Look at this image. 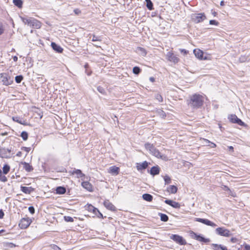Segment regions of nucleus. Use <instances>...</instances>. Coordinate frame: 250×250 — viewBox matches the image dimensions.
<instances>
[{
  "mask_svg": "<svg viewBox=\"0 0 250 250\" xmlns=\"http://www.w3.org/2000/svg\"><path fill=\"white\" fill-rule=\"evenodd\" d=\"M204 97L199 94H194L189 96L187 100L189 106L193 109L200 108L203 104Z\"/></svg>",
  "mask_w": 250,
  "mask_h": 250,
  "instance_id": "obj_1",
  "label": "nucleus"
},
{
  "mask_svg": "<svg viewBox=\"0 0 250 250\" xmlns=\"http://www.w3.org/2000/svg\"><path fill=\"white\" fill-rule=\"evenodd\" d=\"M22 21L33 28L39 29L41 27V22L31 17H20Z\"/></svg>",
  "mask_w": 250,
  "mask_h": 250,
  "instance_id": "obj_2",
  "label": "nucleus"
},
{
  "mask_svg": "<svg viewBox=\"0 0 250 250\" xmlns=\"http://www.w3.org/2000/svg\"><path fill=\"white\" fill-rule=\"evenodd\" d=\"M145 147L147 150L149 151L150 154L157 157V158H161L163 159L164 158H165V156L162 155L160 152L159 150L157 149L153 144L146 143L145 144Z\"/></svg>",
  "mask_w": 250,
  "mask_h": 250,
  "instance_id": "obj_3",
  "label": "nucleus"
},
{
  "mask_svg": "<svg viewBox=\"0 0 250 250\" xmlns=\"http://www.w3.org/2000/svg\"><path fill=\"white\" fill-rule=\"evenodd\" d=\"M13 154L11 148H5L0 146V157L2 158H10Z\"/></svg>",
  "mask_w": 250,
  "mask_h": 250,
  "instance_id": "obj_4",
  "label": "nucleus"
},
{
  "mask_svg": "<svg viewBox=\"0 0 250 250\" xmlns=\"http://www.w3.org/2000/svg\"><path fill=\"white\" fill-rule=\"evenodd\" d=\"M215 232L218 235L225 237H229L231 235L230 231L224 227H219L216 229Z\"/></svg>",
  "mask_w": 250,
  "mask_h": 250,
  "instance_id": "obj_5",
  "label": "nucleus"
},
{
  "mask_svg": "<svg viewBox=\"0 0 250 250\" xmlns=\"http://www.w3.org/2000/svg\"><path fill=\"white\" fill-rule=\"evenodd\" d=\"M32 222V220L29 218H22L19 224V227L21 229H26Z\"/></svg>",
  "mask_w": 250,
  "mask_h": 250,
  "instance_id": "obj_6",
  "label": "nucleus"
},
{
  "mask_svg": "<svg viewBox=\"0 0 250 250\" xmlns=\"http://www.w3.org/2000/svg\"><path fill=\"white\" fill-rule=\"evenodd\" d=\"M170 238L181 245H184L187 244L186 240L183 238V237L177 234H172L170 236Z\"/></svg>",
  "mask_w": 250,
  "mask_h": 250,
  "instance_id": "obj_7",
  "label": "nucleus"
},
{
  "mask_svg": "<svg viewBox=\"0 0 250 250\" xmlns=\"http://www.w3.org/2000/svg\"><path fill=\"white\" fill-rule=\"evenodd\" d=\"M0 82L3 84L7 85L10 84L12 81L7 74L3 73L0 74Z\"/></svg>",
  "mask_w": 250,
  "mask_h": 250,
  "instance_id": "obj_8",
  "label": "nucleus"
},
{
  "mask_svg": "<svg viewBox=\"0 0 250 250\" xmlns=\"http://www.w3.org/2000/svg\"><path fill=\"white\" fill-rule=\"evenodd\" d=\"M195 220L197 222L202 223L204 224L207 226H211L212 227H215L216 226H217L216 224H215L213 222L210 221V220H209L207 219L196 218L195 219Z\"/></svg>",
  "mask_w": 250,
  "mask_h": 250,
  "instance_id": "obj_9",
  "label": "nucleus"
},
{
  "mask_svg": "<svg viewBox=\"0 0 250 250\" xmlns=\"http://www.w3.org/2000/svg\"><path fill=\"white\" fill-rule=\"evenodd\" d=\"M192 237L193 238L196 239V240H198L200 242H202L205 243H207L210 241L209 239L208 238H205L202 236L200 235H198L196 233L194 232H192Z\"/></svg>",
  "mask_w": 250,
  "mask_h": 250,
  "instance_id": "obj_10",
  "label": "nucleus"
},
{
  "mask_svg": "<svg viewBox=\"0 0 250 250\" xmlns=\"http://www.w3.org/2000/svg\"><path fill=\"white\" fill-rule=\"evenodd\" d=\"M167 57L169 61L173 62L174 63H176L179 61V59L176 55L169 52L167 54Z\"/></svg>",
  "mask_w": 250,
  "mask_h": 250,
  "instance_id": "obj_11",
  "label": "nucleus"
},
{
  "mask_svg": "<svg viewBox=\"0 0 250 250\" xmlns=\"http://www.w3.org/2000/svg\"><path fill=\"white\" fill-rule=\"evenodd\" d=\"M104 206L108 210L115 211L116 207L109 200H106L104 202Z\"/></svg>",
  "mask_w": 250,
  "mask_h": 250,
  "instance_id": "obj_12",
  "label": "nucleus"
},
{
  "mask_svg": "<svg viewBox=\"0 0 250 250\" xmlns=\"http://www.w3.org/2000/svg\"><path fill=\"white\" fill-rule=\"evenodd\" d=\"M148 163L146 161L143 163H137V169L138 170H142L146 169L148 167Z\"/></svg>",
  "mask_w": 250,
  "mask_h": 250,
  "instance_id": "obj_13",
  "label": "nucleus"
},
{
  "mask_svg": "<svg viewBox=\"0 0 250 250\" xmlns=\"http://www.w3.org/2000/svg\"><path fill=\"white\" fill-rule=\"evenodd\" d=\"M51 46L53 49L58 53H61L63 51L62 48L61 47V46L59 45L56 44L55 42H51Z\"/></svg>",
  "mask_w": 250,
  "mask_h": 250,
  "instance_id": "obj_14",
  "label": "nucleus"
},
{
  "mask_svg": "<svg viewBox=\"0 0 250 250\" xmlns=\"http://www.w3.org/2000/svg\"><path fill=\"white\" fill-rule=\"evenodd\" d=\"M211 248L213 250H228L227 248L222 245H218L216 244H212L211 245Z\"/></svg>",
  "mask_w": 250,
  "mask_h": 250,
  "instance_id": "obj_15",
  "label": "nucleus"
},
{
  "mask_svg": "<svg viewBox=\"0 0 250 250\" xmlns=\"http://www.w3.org/2000/svg\"><path fill=\"white\" fill-rule=\"evenodd\" d=\"M119 170V167L114 166L110 167L108 172L113 175H117L118 174Z\"/></svg>",
  "mask_w": 250,
  "mask_h": 250,
  "instance_id": "obj_16",
  "label": "nucleus"
},
{
  "mask_svg": "<svg viewBox=\"0 0 250 250\" xmlns=\"http://www.w3.org/2000/svg\"><path fill=\"white\" fill-rule=\"evenodd\" d=\"M85 208L88 211H92L95 215H97V212H99V210L97 208L90 204H87L85 206Z\"/></svg>",
  "mask_w": 250,
  "mask_h": 250,
  "instance_id": "obj_17",
  "label": "nucleus"
},
{
  "mask_svg": "<svg viewBox=\"0 0 250 250\" xmlns=\"http://www.w3.org/2000/svg\"><path fill=\"white\" fill-rule=\"evenodd\" d=\"M159 172L160 167L158 166L152 167L150 170V173L153 176L159 174Z\"/></svg>",
  "mask_w": 250,
  "mask_h": 250,
  "instance_id": "obj_18",
  "label": "nucleus"
},
{
  "mask_svg": "<svg viewBox=\"0 0 250 250\" xmlns=\"http://www.w3.org/2000/svg\"><path fill=\"white\" fill-rule=\"evenodd\" d=\"M82 186L83 187L89 191H92V185L87 181H84L82 183Z\"/></svg>",
  "mask_w": 250,
  "mask_h": 250,
  "instance_id": "obj_19",
  "label": "nucleus"
},
{
  "mask_svg": "<svg viewBox=\"0 0 250 250\" xmlns=\"http://www.w3.org/2000/svg\"><path fill=\"white\" fill-rule=\"evenodd\" d=\"M194 53L196 57L198 59L202 60H206V58H203V52L200 49L194 50Z\"/></svg>",
  "mask_w": 250,
  "mask_h": 250,
  "instance_id": "obj_20",
  "label": "nucleus"
},
{
  "mask_svg": "<svg viewBox=\"0 0 250 250\" xmlns=\"http://www.w3.org/2000/svg\"><path fill=\"white\" fill-rule=\"evenodd\" d=\"M21 190L26 194H30L31 192L34 191V188L32 187H21Z\"/></svg>",
  "mask_w": 250,
  "mask_h": 250,
  "instance_id": "obj_21",
  "label": "nucleus"
},
{
  "mask_svg": "<svg viewBox=\"0 0 250 250\" xmlns=\"http://www.w3.org/2000/svg\"><path fill=\"white\" fill-rule=\"evenodd\" d=\"M71 173L73 175L76 174L78 178H82L84 176V174L82 173V171L80 169H74Z\"/></svg>",
  "mask_w": 250,
  "mask_h": 250,
  "instance_id": "obj_22",
  "label": "nucleus"
},
{
  "mask_svg": "<svg viewBox=\"0 0 250 250\" xmlns=\"http://www.w3.org/2000/svg\"><path fill=\"white\" fill-rule=\"evenodd\" d=\"M143 199L146 201L151 202L153 200V196L148 193H145L142 195Z\"/></svg>",
  "mask_w": 250,
  "mask_h": 250,
  "instance_id": "obj_23",
  "label": "nucleus"
},
{
  "mask_svg": "<svg viewBox=\"0 0 250 250\" xmlns=\"http://www.w3.org/2000/svg\"><path fill=\"white\" fill-rule=\"evenodd\" d=\"M56 192L58 194H63L66 192V188L63 187H58L56 188Z\"/></svg>",
  "mask_w": 250,
  "mask_h": 250,
  "instance_id": "obj_24",
  "label": "nucleus"
},
{
  "mask_svg": "<svg viewBox=\"0 0 250 250\" xmlns=\"http://www.w3.org/2000/svg\"><path fill=\"white\" fill-rule=\"evenodd\" d=\"M136 52L143 56H145L146 55V50L142 47H138L136 49Z\"/></svg>",
  "mask_w": 250,
  "mask_h": 250,
  "instance_id": "obj_25",
  "label": "nucleus"
},
{
  "mask_svg": "<svg viewBox=\"0 0 250 250\" xmlns=\"http://www.w3.org/2000/svg\"><path fill=\"white\" fill-rule=\"evenodd\" d=\"M21 164L23 165L24 168L27 172H30L33 169L31 165H30L29 164H28L26 162L22 163Z\"/></svg>",
  "mask_w": 250,
  "mask_h": 250,
  "instance_id": "obj_26",
  "label": "nucleus"
},
{
  "mask_svg": "<svg viewBox=\"0 0 250 250\" xmlns=\"http://www.w3.org/2000/svg\"><path fill=\"white\" fill-rule=\"evenodd\" d=\"M167 191L171 193L174 194L177 191V188L173 185L170 186L167 188Z\"/></svg>",
  "mask_w": 250,
  "mask_h": 250,
  "instance_id": "obj_27",
  "label": "nucleus"
},
{
  "mask_svg": "<svg viewBox=\"0 0 250 250\" xmlns=\"http://www.w3.org/2000/svg\"><path fill=\"white\" fill-rule=\"evenodd\" d=\"M204 18L206 17H193L192 18V21L195 23H199L204 20Z\"/></svg>",
  "mask_w": 250,
  "mask_h": 250,
  "instance_id": "obj_28",
  "label": "nucleus"
},
{
  "mask_svg": "<svg viewBox=\"0 0 250 250\" xmlns=\"http://www.w3.org/2000/svg\"><path fill=\"white\" fill-rule=\"evenodd\" d=\"M158 215L160 217L161 220L163 222H167L168 220V217L167 215L162 213H159Z\"/></svg>",
  "mask_w": 250,
  "mask_h": 250,
  "instance_id": "obj_29",
  "label": "nucleus"
},
{
  "mask_svg": "<svg viewBox=\"0 0 250 250\" xmlns=\"http://www.w3.org/2000/svg\"><path fill=\"white\" fill-rule=\"evenodd\" d=\"M238 118L236 115H231L229 117V120L232 123H235L236 122V120Z\"/></svg>",
  "mask_w": 250,
  "mask_h": 250,
  "instance_id": "obj_30",
  "label": "nucleus"
},
{
  "mask_svg": "<svg viewBox=\"0 0 250 250\" xmlns=\"http://www.w3.org/2000/svg\"><path fill=\"white\" fill-rule=\"evenodd\" d=\"M2 170H3V173L4 174H6L8 173V172L9 171V170H10V167L9 165L6 164V165H4L3 168H2Z\"/></svg>",
  "mask_w": 250,
  "mask_h": 250,
  "instance_id": "obj_31",
  "label": "nucleus"
},
{
  "mask_svg": "<svg viewBox=\"0 0 250 250\" xmlns=\"http://www.w3.org/2000/svg\"><path fill=\"white\" fill-rule=\"evenodd\" d=\"M146 3V7L149 10H152L153 9V3L151 0H145Z\"/></svg>",
  "mask_w": 250,
  "mask_h": 250,
  "instance_id": "obj_32",
  "label": "nucleus"
},
{
  "mask_svg": "<svg viewBox=\"0 0 250 250\" xmlns=\"http://www.w3.org/2000/svg\"><path fill=\"white\" fill-rule=\"evenodd\" d=\"M21 136L24 141H26L28 139V134L27 132L24 131L21 133Z\"/></svg>",
  "mask_w": 250,
  "mask_h": 250,
  "instance_id": "obj_33",
  "label": "nucleus"
},
{
  "mask_svg": "<svg viewBox=\"0 0 250 250\" xmlns=\"http://www.w3.org/2000/svg\"><path fill=\"white\" fill-rule=\"evenodd\" d=\"M102 41L101 37L93 35L92 41L94 42H101Z\"/></svg>",
  "mask_w": 250,
  "mask_h": 250,
  "instance_id": "obj_34",
  "label": "nucleus"
},
{
  "mask_svg": "<svg viewBox=\"0 0 250 250\" xmlns=\"http://www.w3.org/2000/svg\"><path fill=\"white\" fill-rule=\"evenodd\" d=\"M141 72V69L138 66H135L133 68V72L136 75L139 74Z\"/></svg>",
  "mask_w": 250,
  "mask_h": 250,
  "instance_id": "obj_35",
  "label": "nucleus"
},
{
  "mask_svg": "<svg viewBox=\"0 0 250 250\" xmlns=\"http://www.w3.org/2000/svg\"><path fill=\"white\" fill-rule=\"evenodd\" d=\"M17 123H19L21 125H28V123L26 120L23 119H18L17 118Z\"/></svg>",
  "mask_w": 250,
  "mask_h": 250,
  "instance_id": "obj_36",
  "label": "nucleus"
},
{
  "mask_svg": "<svg viewBox=\"0 0 250 250\" xmlns=\"http://www.w3.org/2000/svg\"><path fill=\"white\" fill-rule=\"evenodd\" d=\"M164 181H165V184L167 185V184L170 183L171 179L168 176L166 175L164 177Z\"/></svg>",
  "mask_w": 250,
  "mask_h": 250,
  "instance_id": "obj_37",
  "label": "nucleus"
},
{
  "mask_svg": "<svg viewBox=\"0 0 250 250\" xmlns=\"http://www.w3.org/2000/svg\"><path fill=\"white\" fill-rule=\"evenodd\" d=\"M171 207L175 208H180V205L179 204V203L176 202L175 201H173Z\"/></svg>",
  "mask_w": 250,
  "mask_h": 250,
  "instance_id": "obj_38",
  "label": "nucleus"
},
{
  "mask_svg": "<svg viewBox=\"0 0 250 250\" xmlns=\"http://www.w3.org/2000/svg\"><path fill=\"white\" fill-rule=\"evenodd\" d=\"M64 219L67 222H72L74 221L73 218L70 216H64Z\"/></svg>",
  "mask_w": 250,
  "mask_h": 250,
  "instance_id": "obj_39",
  "label": "nucleus"
},
{
  "mask_svg": "<svg viewBox=\"0 0 250 250\" xmlns=\"http://www.w3.org/2000/svg\"><path fill=\"white\" fill-rule=\"evenodd\" d=\"M22 149L24 150L23 157H25L27 155L30 149L29 147H23Z\"/></svg>",
  "mask_w": 250,
  "mask_h": 250,
  "instance_id": "obj_40",
  "label": "nucleus"
},
{
  "mask_svg": "<svg viewBox=\"0 0 250 250\" xmlns=\"http://www.w3.org/2000/svg\"><path fill=\"white\" fill-rule=\"evenodd\" d=\"M97 90L101 93L103 94H105V90L101 86H99L98 87H97Z\"/></svg>",
  "mask_w": 250,
  "mask_h": 250,
  "instance_id": "obj_41",
  "label": "nucleus"
},
{
  "mask_svg": "<svg viewBox=\"0 0 250 250\" xmlns=\"http://www.w3.org/2000/svg\"><path fill=\"white\" fill-rule=\"evenodd\" d=\"M155 98L159 102H162L163 101V98L160 94H157L155 95Z\"/></svg>",
  "mask_w": 250,
  "mask_h": 250,
  "instance_id": "obj_42",
  "label": "nucleus"
},
{
  "mask_svg": "<svg viewBox=\"0 0 250 250\" xmlns=\"http://www.w3.org/2000/svg\"><path fill=\"white\" fill-rule=\"evenodd\" d=\"M23 2L21 0H17V7L21 8L22 7Z\"/></svg>",
  "mask_w": 250,
  "mask_h": 250,
  "instance_id": "obj_43",
  "label": "nucleus"
},
{
  "mask_svg": "<svg viewBox=\"0 0 250 250\" xmlns=\"http://www.w3.org/2000/svg\"><path fill=\"white\" fill-rule=\"evenodd\" d=\"M235 124H237L238 125H244V123L242 121V120L238 118L236 120V122Z\"/></svg>",
  "mask_w": 250,
  "mask_h": 250,
  "instance_id": "obj_44",
  "label": "nucleus"
},
{
  "mask_svg": "<svg viewBox=\"0 0 250 250\" xmlns=\"http://www.w3.org/2000/svg\"><path fill=\"white\" fill-rule=\"evenodd\" d=\"M23 79L22 75L17 76V83H20Z\"/></svg>",
  "mask_w": 250,
  "mask_h": 250,
  "instance_id": "obj_45",
  "label": "nucleus"
},
{
  "mask_svg": "<svg viewBox=\"0 0 250 250\" xmlns=\"http://www.w3.org/2000/svg\"><path fill=\"white\" fill-rule=\"evenodd\" d=\"M0 181L5 182L7 181V178L4 175H3L1 174L0 176Z\"/></svg>",
  "mask_w": 250,
  "mask_h": 250,
  "instance_id": "obj_46",
  "label": "nucleus"
},
{
  "mask_svg": "<svg viewBox=\"0 0 250 250\" xmlns=\"http://www.w3.org/2000/svg\"><path fill=\"white\" fill-rule=\"evenodd\" d=\"M28 210L31 214H34L35 213V208L33 206H30L28 208Z\"/></svg>",
  "mask_w": 250,
  "mask_h": 250,
  "instance_id": "obj_47",
  "label": "nucleus"
},
{
  "mask_svg": "<svg viewBox=\"0 0 250 250\" xmlns=\"http://www.w3.org/2000/svg\"><path fill=\"white\" fill-rule=\"evenodd\" d=\"M174 201L169 199H167L165 201V203L170 206H171V205L172 204V203Z\"/></svg>",
  "mask_w": 250,
  "mask_h": 250,
  "instance_id": "obj_48",
  "label": "nucleus"
},
{
  "mask_svg": "<svg viewBox=\"0 0 250 250\" xmlns=\"http://www.w3.org/2000/svg\"><path fill=\"white\" fill-rule=\"evenodd\" d=\"M209 24H212V25H217L219 24V23H218V21H217L215 20H210L209 21Z\"/></svg>",
  "mask_w": 250,
  "mask_h": 250,
  "instance_id": "obj_49",
  "label": "nucleus"
},
{
  "mask_svg": "<svg viewBox=\"0 0 250 250\" xmlns=\"http://www.w3.org/2000/svg\"><path fill=\"white\" fill-rule=\"evenodd\" d=\"M51 247L53 250H61V249L58 246L55 245H53L51 246Z\"/></svg>",
  "mask_w": 250,
  "mask_h": 250,
  "instance_id": "obj_50",
  "label": "nucleus"
},
{
  "mask_svg": "<svg viewBox=\"0 0 250 250\" xmlns=\"http://www.w3.org/2000/svg\"><path fill=\"white\" fill-rule=\"evenodd\" d=\"M24 152L19 151L17 153V156L18 157H23Z\"/></svg>",
  "mask_w": 250,
  "mask_h": 250,
  "instance_id": "obj_51",
  "label": "nucleus"
},
{
  "mask_svg": "<svg viewBox=\"0 0 250 250\" xmlns=\"http://www.w3.org/2000/svg\"><path fill=\"white\" fill-rule=\"evenodd\" d=\"M208 146H209L211 148H215L216 146V145L215 144L211 142L209 145H207Z\"/></svg>",
  "mask_w": 250,
  "mask_h": 250,
  "instance_id": "obj_52",
  "label": "nucleus"
},
{
  "mask_svg": "<svg viewBox=\"0 0 250 250\" xmlns=\"http://www.w3.org/2000/svg\"><path fill=\"white\" fill-rule=\"evenodd\" d=\"M74 12L76 15H79L81 13V10L78 9H75Z\"/></svg>",
  "mask_w": 250,
  "mask_h": 250,
  "instance_id": "obj_53",
  "label": "nucleus"
},
{
  "mask_svg": "<svg viewBox=\"0 0 250 250\" xmlns=\"http://www.w3.org/2000/svg\"><path fill=\"white\" fill-rule=\"evenodd\" d=\"M4 31L3 27L1 23H0V35H1Z\"/></svg>",
  "mask_w": 250,
  "mask_h": 250,
  "instance_id": "obj_54",
  "label": "nucleus"
},
{
  "mask_svg": "<svg viewBox=\"0 0 250 250\" xmlns=\"http://www.w3.org/2000/svg\"><path fill=\"white\" fill-rule=\"evenodd\" d=\"M230 241L233 243H236L237 241V239L234 237H232L231 238Z\"/></svg>",
  "mask_w": 250,
  "mask_h": 250,
  "instance_id": "obj_55",
  "label": "nucleus"
},
{
  "mask_svg": "<svg viewBox=\"0 0 250 250\" xmlns=\"http://www.w3.org/2000/svg\"><path fill=\"white\" fill-rule=\"evenodd\" d=\"M180 51L181 53H183L185 55H186L188 53V51H187L184 49H181Z\"/></svg>",
  "mask_w": 250,
  "mask_h": 250,
  "instance_id": "obj_56",
  "label": "nucleus"
},
{
  "mask_svg": "<svg viewBox=\"0 0 250 250\" xmlns=\"http://www.w3.org/2000/svg\"><path fill=\"white\" fill-rule=\"evenodd\" d=\"M4 216V212L2 209H0V219H2Z\"/></svg>",
  "mask_w": 250,
  "mask_h": 250,
  "instance_id": "obj_57",
  "label": "nucleus"
},
{
  "mask_svg": "<svg viewBox=\"0 0 250 250\" xmlns=\"http://www.w3.org/2000/svg\"><path fill=\"white\" fill-rule=\"evenodd\" d=\"M245 250H250V246L247 244L244 245Z\"/></svg>",
  "mask_w": 250,
  "mask_h": 250,
  "instance_id": "obj_58",
  "label": "nucleus"
},
{
  "mask_svg": "<svg viewBox=\"0 0 250 250\" xmlns=\"http://www.w3.org/2000/svg\"><path fill=\"white\" fill-rule=\"evenodd\" d=\"M204 141L206 143V145H209L211 143V142H210L209 140L206 139H204Z\"/></svg>",
  "mask_w": 250,
  "mask_h": 250,
  "instance_id": "obj_59",
  "label": "nucleus"
},
{
  "mask_svg": "<svg viewBox=\"0 0 250 250\" xmlns=\"http://www.w3.org/2000/svg\"><path fill=\"white\" fill-rule=\"evenodd\" d=\"M97 213H98V215L97 214V216L98 217L103 218V214L99 211V212H97Z\"/></svg>",
  "mask_w": 250,
  "mask_h": 250,
  "instance_id": "obj_60",
  "label": "nucleus"
},
{
  "mask_svg": "<svg viewBox=\"0 0 250 250\" xmlns=\"http://www.w3.org/2000/svg\"><path fill=\"white\" fill-rule=\"evenodd\" d=\"M100 42H96V43L94 44V45L96 47H100Z\"/></svg>",
  "mask_w": 250,
  "mask_h": 250,
  "instance_id": "obj_61",
  "label": "nucleus"
},
{
  "mask_svg": "<svg viewBox=\"0 0 250 250\" xmlns=\"http://www.w3.org/2000/svg\"><path fill=\"white\" fill-rule=\"evenodd\" d=\"M229 151H231L232 152L233 151V147L232 146H229L228 147Z\"/></svg>",
  "mask_w": 250,
  "mask_h": 250,
  "instance_id": "obj_62",
  "label": "nucleus"
},
{
  "mask_svg": "<svg viewBox=\"0 0 250 250\" xmlns=\"http://www.w3.org/2000/svg\"><path fill=\"white\" fill-rule=\"evenodd\" d=\"M149 80H150V81H151L152 82H154V81H155V79H154V78L153 77H150L149 78Z\"/></svg>",
  "mask_w": 250,
  "mask_h": 250,
  "instance_id": "obj_63",
  "label": "nucleus"
},
{
  "mask_svg": "<svg viewBox=\"0 0 250 250\" xmlns=\"http://www.w3.org/2000/svg\"><path fill=\"white\" fill-rule=\"evenodd\" d=\"M224 4H225V2H224V1L222 0V1L220 2V5H221V6H223V5H224Z\"/></svg>",
  "mask_w": 250,
  "mask_h": 250,
  "instance_id": "obj_64",
  "label": "nucleus"
}]
</instances>
